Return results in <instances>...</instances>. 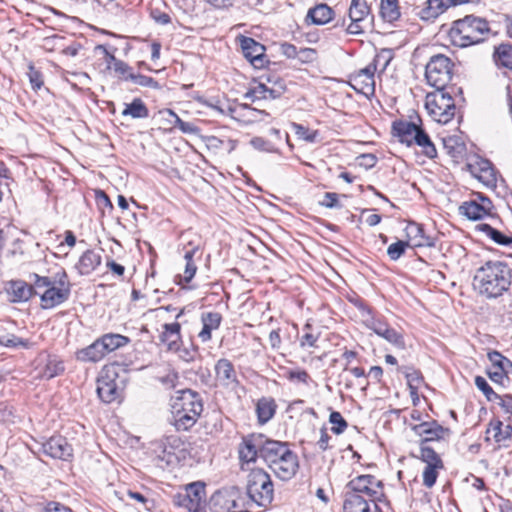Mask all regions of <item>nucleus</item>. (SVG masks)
<instances>
[{
	"mask_svg": "<svg viewBox=\"0 0 512 512\" xmlns=\"http://www.w3.org/2000/svg\"><path fill=\"white\" fill-rule=\"evenodd\" d=\"M512 269L504 261H486L473 277V288L486 299H497L509 290Z\"/></svg>",
	"mask_w": 512,
	"mask_h": 512,
	"instance_id": "1",
	"label": "nucleus"
},
{
	"mask_svg": "<svg viewBox=\"0 0 512 512\" xmlns=\"http://www.w3.org/2000/svg\"><path fill=\"white\" fill-rule=\"evenodd\" d=\"M263 461L281 480H290L299 468L297 454L288 442L268 438L263 451Z\"/></svg>",
	"mask_w": 512,
	"mask_h": 512,
	"instance_id": "2",
	"label": "nucleus"
},
{
	"mask_svg": "<svg viewBox=\"0 0 512 512\" xmlns=\"http://www.w3.org/2000/svg\"><path fill=\"white\" fill-rule=\"evenodd\" d=\"M490 31L489 22L485 18L466 15L453 21L448 36L454 46L465 48L485 41Z\"/></svg>",
	"mask_w": 512,
	"mask_h": 512,
	"instance_id": "3",
	"label": "nucleus"
},
{
	"mask_svg": "<svg viewBox=\"0 0 512 512\" xmlns=\"http://www.w3.org/2000/svg\"><path fill=\"white\" fill-rule=\"evenodd\" d=\"M202 412L201 395L191 389L182 390L172 405L171 423L177 431H188L196 424Z\"/></svg>",
	"mask_w": 512,
	"mask_h": 512,
	"instance_id": "4",
	"label": "nucleus"
},
{
	"mask_svg": "<svg viewBox=\"0 0 512 512\" xmlns=\"http://www.w3.org/2000/svg\"><path fill=\"white\" fill-rule=\"evenodd\" d=\"M118 363L105 365L97 379V394L102 402L110 404L121 402L124 396L126 380L119 375Z\"/></svg>",
	"mask_w": 512,
	"mask_h": 512,
	"instance_id": "5",
	"label": "nucleus"
},
{
	"mask_svg": "<svg viewBox=\"0 0 512 512\" xmlns=\"http://www.w3.org/2000/svg\"><path fill=\"white\" fill-rule=\"evenodd\" d=\"M425 108L431 118L440 124L449 123L456 114L455 101L445 90L427 93Z\"/></svg>",
	"mask_w": 512,
	"mask_h": 512,
	"instance_id": "6",
	"label": "nucleus"
},
{
	"mask_svg": "<svg viewBox=\"0 0 512 512\" xmlns=\"http://www.w3.org/2000/svg\"><path fill=\"white\" fill-rule=\"evenodd\" d=\"M247 494L258 506L266 507L274 495L270 475L261 468L252 469L248 475Z\"/></svg>",
	"mask_w": 512,
	"mask_h": 512,
	"instance_id": "7",
	"label": "nucleus"
},
{
	"mask_svg": "<svg viewBox=\"0 0 512 512\" xmlns=\"http://www.w3.org/2000/svg\"><path fill=\"white\" fill-rule=\"evenodd\" d=\"M383 487L382 481L376 479L375 476L359 475L346 484L344 493L378 504L385 497Z\"/></svg>",
	"mask_w": 512,
	"mask_h": 512,
	"instance_id": "8",
	"label": "nucleus"
},
{
	"mask_svg": "<svg viewBox=\"0 0 512 512\" xmlns=\"http://www.w3.org/2000/svg\"><path fill=\"white\" fill-rule=\"evenodd\" d=\"M71 283L65 269L54 274V284L39 294L42 309H52L66 302L71 294Z\"/></svg>",
	"mask_w": 512,
	"mask_h": 512,
	"instance_id": "9",
	"label": "nucleus"
},
{
	"mask_svg": "<svg viewBox=\"0 0 512 512\" xmlns=\"http://www.w3.org/2000/svg\"><path fill=\"white\" fill-rule=\"evenodd\" d=\"M175 503L189 512H206L205 484L197 481L185 487V492L175 496Z\"/></svg>",
	"mask_w": 512,
	"mask_h": 512,
	"instance_id": "10",
	"label": "nucleus"
},
{
	"mask_svg": "<svg viewBox=\"0 0 512 512\" xmlns=\"http://www.w3.org/2000/svg\"><path fill=\"white\" fill-rule=\"evenodd\" d=\"M268 437L261 433H252L244 436L238 447L241 469L245 465L255 463L257 458L263 459L264 447H266Z\"/></svg>",
	"mask_w": 512,
	"mask_h": 512,
	"instance_id": "11",
	"label": "nucleus"
},
{
	"mask_svg": "<svg viewBox=\"0 0 512 512\" xmlns=\"http://www.w3.org/2000/svg\"><path fill=\"white\" fill-rule=\"evenodd\" d=\"M494 205L482 193H475L473 198L464 201L459 207V213L467 219L477 221L492 215Z\"/></svg>",
	"mask_w": 512,
	"mask_h": 512,
	"instance_id": "12",
	"label": "nucleus"
},
{
	"mask_svg": "<svg viewBox=\"0 0 512 512\" xmlns=\"http://www.w3.org/2000/svg\"><path fill=\"white\" fill-rule=\"evenodd\" d=\"M377 66H365L349 75L348 84L359 94L370 96L375 93V72Z\"/></svg>",
	"mask_w": 512,
	"mask_h": 512,
	"instance_id": "13",
	"label": "nucleus"
},
{
	"mask_svg": "<svg viewBox=\"0 0 512 512\" xmlns=\"http://www.w3.org/2000/svg\"><path fill=\"white\" fill-rule=\"evenodd\" d=\"M239 498V491L235 488L220 489L212 494L208 506L211 512H230L239 506Z\"/></svg>",
	"mask_w": 512,
	"mask_h": 512,
	"instance_id": "14",
	"label": "nucleus"
},
{
	"mask_svg": "<svg viewBox=\"0 0 512 512\" xmlns=\"http://www.w3.org/2000/svg\"><path fill=\"white\" fill-rule=\"evenodd\" d=\"M41 451L53 458L68 461L73 456V448L67 439L61 435L51 436L41 444Z\"/></svg>",
	"mask_w": 512,
	"mask_h": 512,
	"instance_id": "15",
	"label": "nucleus"
},
{
	"mask_svg": "<svg viewBox=\"0 0 512 512\" xmlns=\"http://www.w3.org/2000/svg\"><path fill=\"white\" fill-rule=\"evenodd\" d=\"M115 76L119 81H130L135 85L153 89L162 88L159 80L135 71L132 66H114Z\"/></svg>",
	"mask_w": 512,
	"mask_h": 512,
	"instance_id": "16",
	"label": "nucleus"
},
{
	"mask_svg": "<svg viewBox=\"0 0 512 512\" xmlns=\"http://www.w3.org/2000/svg\"><path fill=\"white\" fill-rule=\"evenodd\" d=\"M453 66H425L427 83L436 91L445 90L454 77Z\"/></svg>",
	"mask_w": 512,
	"mask_h": 512,
	"instance_id": "17",
	"label": "nucleus"
},
{
	"mask_svg": "<svg viewBox=\"0 0 512 512\" xmlns=\"http://www.w3.org/2000/svg\"><path fill=\"white\" fill-rule=\"evenodd\" d=\"M160 342L168 352L179 349L182 345L181 324L179 322L165 323L162 325V332L159 335Z\"/></svg>",
	"mask_w": 512,
	"mask_h": 512,
	"instance_id": "18",
	"label": "nucleus"
},
{
	"mask_svg": "<svg viewBox=\"0 0 512 512\" xmlns=\"http://www.w3.org/2000/svg\"><path fill=\"white\" fill-rule=\"evenodd\" d=\"M202 329L198 333V338L202 343H207L212 339V332L218 330L222 324L223 316L217 311L202 312Z\"/></svg>",
	"mask_w": 512,
	"mask_h": 512,
	"instance_id": "19",
	"label": "nucleus"
},
{
	"mask_svg": "<svg viewBox=\"0 0 512 512\" xmlns=\"http://www.w3.org/2000/svg\"><path fill=\"white\" fill-rule=\"evenodd\" d=\"M216 379L225 387L239 385V380L233 363L227 358L219 359L215 364Z\"/></svg>",
	"mask_w": 512,
	"mask_h": 512,
	"instance_id": "20",
	"label": "nucleus"
},
{
	"mask_svg": "<svg viewBox=\"0 0 512 512\" xmlns=\"http://www.w3.org/2000/svg\"><path fill=\"white\" fill-rule=\"evenodd\" d=\"M237 42L241 48L243 56L249 62L261 61L265 55L266 48L261 43L257 42L251 37L240 35L237 37Z\"/></svg>",
	"mask_w": 512,
	"mask_h": 512,
	"instance_id": "21",
	"label": "nucleus"
},
{
	"mask_svg": "<svg viewBox=\"0 0 512 512\" xmlns=\"http://www.w3.org/2000/svg\"><path fill=\"white\" fill-rule=\"evenodd\" d=\"M408 240L413 243L415 247H433L435 241L432 237L425 234L422 224L410 221L405 228Z\"/></svg>",
	"mask_w": 512,
	"mask_h": 512,
	"instance_id": "22",
	"label": "nucleus"
},
{
	"mask_svg": "<svg viewBox=\"0 0 512 512\" xmlns=\"http://www.w3.org/2000/svg\"><path fill=\"white\" fill-rule=\"evenodd\" d=\"M343 512H380L378 504L344 493Z\"/></svg>",
	"mask_w": 512,
	"mask_h": 512,
	"instance_id": "23",
	"label": "nucleus"
},
{
	"mask_svg": "<svg viewBox=\"0 0 512 512\" xmlns=\"http://www.w3.org/2000/svg\"><path fill=\"white\" fill-rule=\"evenodd\" d=\"M421 127L414 122L398 120L392 125L393 134L398 137L399 141L407 146L413 145L414 135L419 132Z\"/></svg>",
	"mask_w": 512,
	"mask_h": 512,
	"instance_id": "24",
	"label": "nucleus"
},
{
	"mask_svg": "<svg viewBox=\"0 0 512 512\" xmlns=\"http://www.w3.org/2000/svg\"><path fill=\"white\" fill-rule=\"evenodd\" d=\"M101 262V254L95 250L88 249L80 256L75 264V269L80 275H89L101 265Z\"/></svg>",
	"mask_w": 512,
	"mask_h": 512,
	"instance_id": "25",
	"label": "nucleus"
},
{
	"mask_svg": "<svg viewBox=\"0 0 512 512\" xmlns=\"http://www.w3.org/2000/svg\"><path fill=\"white\" fill-rule=\"evenodd\" d=\"M106 352L99 338L85 348L79 349L75 353V357L81 362H99L105 356Z\"/></svg>",
	"mask_w": 512,
	"mask_h": 512,
	"instance_id": "26",
	"label": "nucleus"
},
{
	"mask_svg": "<svg viewBox=\"0 0 512 512\" xmlns=\"http://www.w3.org/2000/svg\"><path fill=\"white\" fill-rule=\"evenodd\" d=\"M203 248V239L199 234L187 231L182 235V250L184 254H190V256L197 257V260H201Z\"/></svg>",
	"mask_w": 512,
	"mask_h": 512,
	"instance_id": "27",
	"label": "nucleus"
},
{
	"mask_svg": "<svg viewBox=\"0 0 512 512\" xmlns=\"http://www.w3.org/2000/svg\"><path fill=\"white\" fill-rule=\"evenodd\" d=\"M426 424H415L411 426V430L420 437L419 446H430V442L439 441L444 439L445 435H448L450 430H432L427 429Z\"/></svg>",
	"mask_w": 512,
	"mask_h": 512,
	"instance_id": "28",
	"label": "nucleus"
},
{
	"mask_svg": "<svg viewBox=\"0 0 512 512\" xmlns=\"http://www.w3.org/2000/svg\"><path fill=\"white\" fill-rule=\"evenodd\" d=\"M277 403L272 397H261L256 403V416L259 424L268 423L276 414Z\"/></svg>",
	"mask_w": 512,
	"mask_h": 512,
	"instance_id": "29",
	"label": "nucleus"
},
{
	"mask_svg": "<svg viewBox=\"0 0 512 512\" xmlns=\"http://www.w3.org/2000/svg\"><path fill=\"white\" fill-rule=\"evenodd\" d=\"M65 370L63 361L57 355L47 354L45 364L39 371V378L50 380L61 375Z\"/></svg>",
	"mask_w": 512,
	"mask_h": 512,
	"instance_id": "30",
	"label": "nucleus"
},
{
	"mask_svg": "<svg viewBox=\"0 0 512 512\" xmlns=\"http://www.w3.org/2000/svg\"><path fill=\"white\" fill-rule=\"evenodd\" d=\"M486 434H491L496 443H503L512 436V425L506 424L498 418H492L486 429Z\"/></svg>",
	"mask_w": 512,
	"mask_h": 512,
	"instance_id": "31",
	"label": "nucleus"
},
{
	"mask_svg": "<svg viewBox=\"0 0 512 512\" xmlns=\"http://www.w3.org/2000/svg\"><path fill=\"white\" fill-rule=\"evenodd\" d=\"M8 293L12 296V302H26L33 297V287L23 280H12Z\"/></svg>",
	"mask_w": 512,
	"mask_h": 512,
	"instance_id": "32",
	"label": "nucleus"
},
{
	"mask_svg": "<svg viewBox=\"0 0 512 512\" xmlns=\"http://www.w3.org/2000/svg\"><path fill=\"white\" fill-rule=\"evenodd\" d=\"M399 371L404 374L410 389V394L412 397L415 396L413 403L416 404V400H418V389L424 383V377L421 371L408 366L399 368Z\"/></svg>",
	"mask_w": 512,
	"mask_h": 512,
	"instance_id": "33",
	"label": "nucleus"
},
{
	"mask_svg": "<svg viewBox=\"0 0 512 512\" xmlns=\"http://www.w3.org/2000/svg\"><path fill=\"white\" fill-rule=\"evenodd\" d=\"M235 112L245 124L266 121L267 118L271 117L265 110L253 108L248 104H241Z\"/></svg>",
	"mask_w": 512,
	"mask_h": 512,
	"instance_id": "34",
	"label": "nucleus"
},
{
	"mask_svg": "<svg viewBox=\"0 0 512 512\" xmlns=\"http://www.w3.org/2000/svg\"><path fill=\"white\" fill-rule=\"evenodd\" d=\"M447 9L445 0H427L426 6L419 11L418 15L422 20L432 21Z\"/></svg>",
	"mask_w": 512,
	"mask_h": 512,
	"instance_id": "35",
	"label": "nucleus"
},
{
	"mask_svg": "<svg viewBox=\"0 0 512 512\" xmlns=\"http://www.w3.org/2000/svg\"><path fill=\"white\" fill-rule=\"evenodd\" d=\"M121 115L133 119H145L149 117V109L141 98H134L130 103L125 104Z\"/></svg>",
	"mask_w": 512,
	"mask_h": 512,
	"instance_id": "36",
	"label": "nucleus"
},
{
	"mask_svg": "<svg viewBox=\"0 0 512 512\" xmlns=\"http://www.w3.org/2000/svg\"><path fill=\"white\" fill-rule=\"evenodd\" d=\"M106 354H109L121 347L126 346L130 342V338L118 334V333H107L99 337Z\"/></svg>",
	"mask_w": 512,
	"mask_h": 512,
	"instance_id": "37",
	"label": "nucleus"
},
{
	"mask_svg": "<svg viewBox=\"0 0 512 512\" xmlns=\"http://www.w3.org/2000/svg\"><path fill=\"white\" fill-rule=\"evenodd\" d=\"M334 12L327 4H319L309 9L307 18L311 19L313 24L324 25L332 20Z\"/></svg>",
	"mask_w": 512,
	"mask_h": 512,
	"instance_id": "38",
	"label": "nucleus"
},
{
	"mask_svg": "<svg viewBox=\"0 0 512 512\" xmlns=\"http://www.w3.org/2000/svg\"><path fill=\"white\" fill-rule=\"evenodd\" d=\"M413 144L421 147V152L424 156L429 159H434L437 157V149L434 143L431 141L430 136L422 129H419V132H416L414 135Z\"/></svg>",
	"mask_w": 512,
	"mask_h": 512,
	"instance_id": "39",
	"label": "nucleus"
},
{
	"mask_svg": "<svg viewBox=\"0 0 512 512\" xmlns=\"http://www.w3.org/2000/svg\"><path fill=\"white\" fill-rule=\"evenodd\" d=\"M258 79L265 80L270 89V99L281 97L286 91V85L282 78L275 74L265 73L259 76Z\"/></svg>",
	"mask_w": 512,
	"mask_h": 512,
	"instance_id": "40",
	"label": "nucleus"
},
{
	"mask_svg": "<svg viewBox=\"0 0 512 512\" xmlns=\"http://www.w3.org/2000/svg\"><path fill=\"white\" fill-rule=\"evenodd\" d=\"M380 15L386 22H394L401 16L398 0H380Z\"/></svg>",
	"mask_w": 512,
	"mask_h": 512,
	"instance_id": "41",
	"label": "nucleus"
},
{
	"mask_svg": "<svg viewBox=\"0 0 512 512\" xmlns=\"http://www.w3.org/2000/svg\"><path fill=\"white\" fill-rule=\"evenodd\" d=\"M183 258L186 262L184 273L183 275H177L175 278L176 284L181 286L190 283L197 272V265L195 263V259H197V257L190 256V254H184Z\"/></svg>",
	"mask_w": 512,
	"mask_h": 512,
	"instance_id": "42",
	"label": "nucleus"
},
{
	"mask_svg": "<svg viewBox=\"0 0 512 512\" xmlns=\"http://www.w3.org/2000/svg\"><path fill=\"white\" fill-rule=\"evenodd\" d=\"M363 325L372 330L376 335L380 333L389 325L386 318L373 310L370 315L362 320Z\"/></svg>",
	"mask_w": 512,
	"mask_h": 512,
	"instance_id": "43",
	"label": "nucleus"
},
{
	"mask_svg": "<svg viewBox=\"0 0 512 512\" xmlns=\"http://www.w3.org/2000/svg\"><path fill=\"white\" fill-rule=\"evenodd\" d=\"M411 456L419 459L426 465H444L441 456L431 446H419V455L411 454Z\"/></svg>",
	"mask_w": 512,
	"mask_h": 512,
	"instance_id": "44",
	"label": "nucleus"
},
{
	"mask_svg": "<svg viewBox=\"0 0 512 512\" xmlns=\"http://www.w3.org/2000/svg\"><path fill=\"white\" fill-rule=\"evenodd\" d=\"M487 357L492 363L493 369H499L504 373L512 374V361L502 355L499 351H490L488 352Z\"/></svg>",
	"mask_w": 512,
	"mask_h": 512,
	"instance_id": "45",
	"label": "nucleus"
},
{
	"mask_svg": "<svg viewBox=\"0 0 512 512\" xmlns=\"http://www.w3.org/2000/svg\"><path fill=\"white\" fill-rule=\"evenodd\" d=\"M255 83H256V85L251 87L244 94V98L249 99L251 101L269 98L270 89H269V85H267L265 80L259 79L258 81H255Z\"/></svg>",
	"mask_w": 512,
	"mask_h": 512,
	"instance_id": "46",
	"label": "nucleus"
},
{
	"mask_svg": "<svg viewBox=\"0 0 512 512\" xmlns=\"http://www.w3.org/2000/svg\"><path fill=\"white\" fill-rule=\"evenodd\" d=\"M370 8L365 0H352L349 17L353 22H361L369 14Z\"/></svg>",
	"mask_w": 512,
	"mask_h": 512,
	"instance_id": "47",
	"label": "nucleus"
},
{
	"mask_svg": "<svg viewBox=\"0 0 512 512\" xmlns=\"http://www.w3.org/2000/svg\"><path fill=\"white\" fill-rule=\"evenodd\" d=\"M378 336L385 339L387 342L398 349H405L406 347L403 334L390 325L385 327V329Z\"/></svg>",
	"mask_w": 512,
	"mask_h": 512,
	"instance_id": "48",
	"label": "nucleus"
},
{
	"mask_svg": "<svg viewBox=\"0 0 512 512\" xmlns=\"http://www.w3.org/2000/svg\"><path fill=\"white\" fill-rule=\"evenodd\" d=\"M477 230L483 232L488 236L491 240L499 245L506 246L508 243V235H505L498 229L492 227L490 224L482 223L476 226Z\"/></svg>",
	"mask_w": 512,
	"mask_h": 512,
	"instance_id": "49",
	"label": "nucleus"
},
{
	"mask_svg": "<svg viewBox=\"0 0 512 512\" xmlns=\"http://www.w3.org/2000/svg\"><path fill=\"white\" fill-rule=\"evenodd\" d=\"M291 128L300 140L315 143L318 139V130H310L308 127L296 122L291 123Z\"/></svg>",
	"mask_w": 512,
	"mask_h": 512,
	"instance_id": "50",
	"label": "nucleus"
},
{
	"mask_svg": "<svg viewBox=\"0 0 512 512\" xmlns=\"http://www.w3.org/2000/svg\"><path fill=\"white\" fill-rule=\"evenodd\" d=\"M444 468V465H426L422 472L423 485L427 488H432L437 482L439 471Z\"/></svg>",
	"mask_w": 512,
	"mask_h": 512,
	"instance_id": "51",
	"label": "nucleus"
},
{
	"mask_svg": "<svg viewBox=\"0 0 512 512\" xmlns=\"http://www.w3.org/2000/svg\"><path fill=\"white\" fill-rule=\"evenodd\" d=\"M443 147L447 154L453 158L460 157L464 151V145L455 136L443 138Z\"/></svg>",
	"mask_w": 512,
	"mask_h": 512,
	"instance_id": "52",
	"label": "nucleus"
},
{
	"mask_svg": "<svg viewBox=\"0 0 512 512\" xmlns=\"http://www.w3.org/2000/svg\"><path fill=\"white\" fill-rule=\"evenodd\" d=\"M167 113L174 119V127L185 134H196L199 128L192 122L183 121L173 110L167 109Z\"/></svg>",
	"mask_w": 512,
	"mask_h": 512,
	"instance_id": "53",
	"label": "nucleus"
},
{
	"mask_svg": "<svg viewBox=\"0 0 512 512\" xmlns=\"http://www.w3.org/2000/svg\"><path fill=\"white\" fill-rule=\"evenodd\" d=\"M185 446V442L179 436L170 435L161 441L158 449H163L164 452H166L167 449H172L174 451H185Z\"/></svg>",
	"mask_w": 512,
	"mask_h": 512,
	"instance_id": "54",
	"label": "nucleus"
},
{
	"mask_svg": "<svg viewBox=\"0 0 512 512\" xmlns=\"http://www.w3.org/2000/svg\"><path fill=\"white\" fill-rule=\"evenodd\" d=\"M494 59L496 64H512V45L500 44L496 47Z\"/></svg>",
	"mask_w": 512,
	"mask_h": 512,
	"instance_id": "55",
	"label": "nucleus"
},
{
	"mask_svg": "<svg viewBox=\"0 0 512 512\" xmlns=\"http://www.w3.org/2000/svg\"><path fill=\"white\" fill-rule=\"evenodd\" d=\"M286 378L291 383H302L306 386L312 382L311 376L304 369H289L286 372Z\"/></svg>",
	"mask_w": 512,
	"mask_h": 512,
	"instance_id": "56",
	"label": "nucleus"
},
{
	"mask_svg": "<svg viewBox=\"0 0 512 512\" xmlns=\"http://www.w3.org/2000/svg\"><path fill=\"white\" fill-rule=\"evenodd\" d=\"M29 279L31 282L30 285H31V287H33V296L40 294L38 292V290H40V289L46 290L49 286L54 284V279L52 280L51 278H49L47 276H40L36 273L30 274Z\"/></svg>",
	"mask_w": 512,
	"mask_h": 512,
	"instance_id": "57",
	"label": "nucleus"
},
{
	"mask_svg": "<svg viewBox=\"0 0 512 512\" xmlns=\"http://www.w3.org/2000/svg\"><path fill=\"white\" fill-rule=\"evenodd\" d=\"M65 79L75 89H81L90 83V77L85 72H67Z\"/></svg>",
	"mask_w": 512,
	"mask_h": 512,
	"instance_id": "58",
	"label": "nucleus"
},
{
	"mask_svg": "<svg viewBox=\"0 0 512 512\" xmlns=\"http://www.w3.org/2000/svg\"><path fill=\"white\" fill-rule=\"evenodd\" d=\"M172 352L176 353L181 360L190 363L196 360L199 354V347L193 343H191L189 347L179 345V349Z\"/></svg>",
	"mask_w": 512,
	"mask_h": 512,
	"instance_id": "59",
	"label": "nucleus"
},
{
	"mask_svg": "<svg viewBox=\"0 0 512 512\" xmlns=\"http://www.w3.org/2000/svg\"><path fill=\"white\" fill-rule=\"evenodd\" d=\"M329 422L333 425L331 431L336 434H342L348 426L347 421L338 411H332L329 416Z\"/></svg>",
	"mask_w": 512,
	"mask_h": 512,
	"instance_id": "60",
	"label": "nucleus"
},
{
	"mask_svg": "<svg viewBox=\"0 0 512 512\" xmlns=\"http://www.w3.org/2000/svg\"><path fill=\"white\" fill-rule=\"evenodd\" d=\"M476 387L485 395L488 401H497L500 395L497 394L482 376L475 377Z\"/></svg>",
	"mask_w": 512,
	"mask_h": 512,
	"instance_id": "61",
	"label": "nucleus"
},
{
	"mask_svg": "<svg viewBox=\"0 0 512 512\" xmlns=\"http://www.w3.org/2000/svg\"><path fill=\"white\" fill-rule=\"evenodd\" d=\"M312 325L306 323L303 327L304 334L300 338V347H316L319 339V333L314 334L311 332Z\"/></svg>",
	"mask_w": 512,
	"mask_h": 512,
	"instance_id": "62",
	"label": "nucleus"
},
{
	"mask_svg": "<svg viewBox=\"0 0 512 512\" xmlns=\"http://www.w3.org/2000/svg\"><path fill=\"white\" fill-rule=\"evenodd\" d=\"M409 241L398 240L397 242L389 245L387 249V255L392 261H397L409 247Z\"/></svg>",
	"mask_w": 512,
	"mask_h": 512,
	"instance_id": "63",
	"label": "nucleus"
},
{
	"mask_svg": "<svg viewBox=\"0 0 512 512\" xmlns=\"http://www.w3.org/2000/svg\"><path fill=\"white\" fill-rule=\"evenodd\" d=\"M29 71L27 72V76L29 78V82L34 91L40 90L44 85L43 74L35 68V66H28Z\"/></svg>",
	"mask_w": 512,
	"mask_h": 512,
	"instance_id": "64",
	"label": "nucleus"
}]
</instances>
